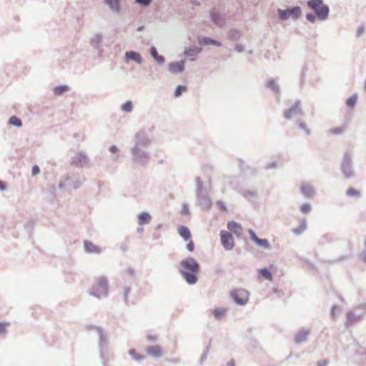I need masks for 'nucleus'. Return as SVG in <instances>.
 <instances>
[{"instance_id":"6","label":"nucleus","mask_w":366,"mask_h":366,"mask_svg":"<svg viewBox=\"0 0 366 366\" xmlns=\"http://www.w3.org/2000/svg\"><path fill=\"white\" fill-rule=\"evenodd\" d=\"M108 280L105 276L98 277L92 285L89 294L98 299L106 297L108 295Z\"/></svg>"},{"instance_id":"38","label":"nucleus","mask_w":366,"mask_h":366,"mask_svg":"<svg viewBox=\"0 0 366 366\" xmlns=\"http://www.w3.org/2000/svg\"><path fill=\"white\" fill-rule=\"evenodd\" d=\"M259 274L266 280H272V274L267 268H262L259 270Z\"/></svg>"},{"instance_id":"56","label":"nucleus","mask_w":366,"mask_h":366,"mask_svg":"<svg viewBox=\"0 0 366 366\" xmlns=\"http://www.w3.org/2000/svg\"><path fill=\"white\" fill-rule=\"evenodd\" d=\"M157 63L159 65H162L165 62V59L163 56L159 55L157 58L154 59Z\"/></svg>"},{"instance_id":"18","label":"nucleus","mask_w":366,"mask_h":366,"mask_svg":"<svg viewBox=\"0 0 366 366\" xmlns=\"http://www.w3.org/2000/svg\"><path fill=\"white\" fill-rule=\"evenodd\" d=\"M242 37V31L239 29L232 28L227 32V38L232 41H238Z\"/></svg>"},{"instance_id":"55","label":"nucleus","mask_w":366,"mask_h":366,"mask_svg":"<svg viewBox=\"0 0 366 366\" xmlns=\"http://www.w3.org/2000/svg\"><path fill=\"white\" fill-rule=\"evenodd\" d=\"M277 167V164L276 162H272L269 163H267L265 166L266 169H276Z\"/></svg>"},{"instance_id":"9","label":"nucleus","mask_w":366,"mask_h":366,"mask_svg":"<svg viewBox=\"0 0 366 366\" xmlns=\"http://www.w3.org/2000/svg\"><path fill=\"white\" fill-rule=\"evenodd\" d=\"M230 297L237 305L244 306L248 302L249 293L244 289H234L230 292Z\"/></svg>"},{"instance_id":"52","label":"nucleus","mask_w":366,"mask_h":366,"mask_svg":"<svg viewBox=\"0 0 366 366\" xmlns=\"http://www.w3.org/2000/svg\"><path fill=\"white\" fill-rule=\"evenodd\" d=\"M166 360H167V362H168L169 363H172V364L178 365V364H181L182 363V360L180 358H179V357L168 358Z\"/></svg>"},{"instance_id":"43","label":"nucleus","mask_w":366,"mask_h":366,"mask_svg":"<svg viewBox=\"0 0 366 366\" xmlns=\"http://www.w3.org/2000/svg\"><path fill=\"white\" fill-rule=\"evenodd\" d=\"M130 292H131L130 287H124L122 297H123V300H124V303H126V304L128 303V296H129V294L130 293Z\"/></svg>"},{"instance_id":"46","label":"nucleus","mask_w":366,"mask_h":366,"mask_svg":"<svg viewBox=\"0 0 366 366\" xmlns=\"http://www.w3.org/2000/svg\"><path fill=\"white\" fill-rule=\"evenodd\" d=\"M344 132H345L344 127H335V128L331 129L329 131V133H330L332 134H335V135H338V134H342Z\"/></svg>"},{"instance_id":"48","label":"nucleus","mask_w":366,"mask_h":366,"mask_svg":"<svg viewBox=\"0 0 366 366\" xmlns=\"http://www.w3.org/2000/svg\"><path fill=\"white\" fill-rule=\"evenodd\" d=\"M190 214L189 206L187 203H183L182 204V209H181V214L184 216L189 215Z\"/></svg>"},{"instance_id":"36","label":"nucleus","mask_w":366,"mask_h":366,"mask_svg":"<svg viewBox=\"0 0 366 366\" xmlns=\"http://www.w3.org/2000/svg\"><path fill=\"white\" fill-rule=\"evenodd\" d=\"M357 101V95L353 94L349 99H347V100L346 102V105L349 108H353L355 106Z\"/></svg>"},{"instance_id":"51","label":"nucleus","mask_w":366,"mask_h":366,"mask_svg":"<svg viewBox=\"0 0 366 366\" xmlns=\"http://www.w3.org/2000/svg\"><path fill=\"white\" fill-rule=\"evenodd\" d=\"M298 127L302 129L307 135H310L311 134V130L307 127L305 122L298 123Z\"/></svg>"},{"instance_id":"26","label":"nucleus","mask_w":366,"mask_h":366,"mask_svg":"<svg viewBox=\"0 0 366 366\" xmlns=\"http://www.w3.org/2000/svg\"><path fill=\"white\" fill-rule=\"evenodd\" d=\"M240 194L249 201H251L253 199H256L257 197V192L256 189H243L240 191Z\"/></svg>"},{"instance_id":"37","label":"nucleus","mask_w":366,"mask_h":366,"mask_svg":"<svg viewBox=\"0 0 366 366\" xmlns=\"http://www.w3.org/2000/svg\"><path fill=\"white\" fill-rule=\"evenodd\" d=\"M104 3L109 6V8L116 14L119 13V9L115 6L114 0H104Z\"/></svg>"},{"instance_id":"59","label":"nucleus","mask_w":366,"mask_h":366,"mask_svg":"<svg viewBox=\"0 0 366 366\" xmlns=\"http://www.w3.org/2000/svg\"><path fill=\"white\" fill-rule=\"evenodd\" d=\"M364 31H365L364 26H359L357 29L356 36L357 37L360 36L363 34Z\"/></svg>"},{"instance_id":"60","label":"nucleus","mask_w":366,"mask_h":366,"mask_svg":"<svg viewBox=\"0 0 366 366\" xmlns=\"http://www.w3.org/2000/svg\"><path fill=\"white\" fill-rule=\"evenodd\" d=\"M187 249L189 252H193L194 251V242L192 241H189V242L187 243Z\"/></svg>"},{"instance_id":"54","label":"nucleus","mask_w":366,"mask_h":366,"mask_svg":"<svg viewBox=\"0 0 366 366\" xmlns=\"http://www.w3.org/2000/svg\"><path fill=\"white\" fill-rule=\"evenodd\" d=\"M248 233L249 234V236H250V238L254 242H256L257 240L259 239V237L256 235L255 232L254 230L249 229L248 230Z\"/></svg>"},{"instance_id":"29","label":"nucleus","mask_w":366,"mask_h":366,"mask_svg":"<svg viewBox=\"0 0 366 366\" xmlns=\"http://www.w3.org/2000/svg\"><path fill=\"white\" fill-rule=\"evenodd\" d=\"M301 193L306 197H312L314 194V189L312 186L305 184L301 187Z\"/></svg>"},{"instance_id":"35","label":"nucleus","mask_w":366,"mask_h":366,"mask_svg":"<svg viewBox=\"0 0 366 366\" xmlns=\"http://www.w3.org/2000/svg\"><path fill=\"white\" fill-rule=\"evenodd\" d=\"M255 244H257L258 246L262 247L263 249H270V244H269V242L267 241V239H266L259 238L257 240V242H255Z\"/></svg>"},{"instance_id":"28","label":"nucleus","mask_w":366,"mask_h":366,"mask_svg":"<svg viewBox=\"0 0 366 366\" xmlns=\"http://www.w3.org/2000/svg\"><path fill=\"white\" fill-rule=\"evenodd\" d=\"M227 228L229 231L233 233L239 235L241 234V227L240 225L234 221H230L227 223Z\"/></svg>"},{"instance_id":"47","label":"nucleus","mask_w":366,"mask_h":366,"mask_svg":"<svg viewBox=\"0 0 366 366\" xmlns=\"http://www.w3.org/2000/svg\"><path fill=\"white\" fill-rule=\"evenodd\" d=\"M305 17H306V19L310 23H315L317 19V14L315 12H314V14L313 13L307 14Z\"/></svg>"},{"instance_id":"63","label":"nucleus","mask_w":366,"mask_h":366,"mask_svg":"<svg viewBox=\"0 0 366 366\" xmlns=\"http://www.w3.org/2000/svg\"><path fill=\"white\" fill-rule=\"evenodd\" d=\"M6 325L4 323L0 322V335L2 333L6 332Z\"/></svg>"},{"instance_id":"40","label":"nucleus","mask_w":366,"mask_h":366,"mask_svg":"<svg viewBox=\"0 0 366 366\" xmlns=\"http://www.w3.org/2000/svg\"><path fill=\"white\" fill-rule=\"evenodd\" d=\"M209 346L210 345H209L204 348V352L199 360V364L202 365L207 360V355L209 351Z\"/></svg>"},{"instance_id":"27","label":"nucleus","mask_w":366,"mask_h":366,"mask_svg":"<svg viewBox=\"0 0 366 366\" xmlns=\"http://www.w3.org/2000/svg\"><path fill=\"white\" fill-rule=\"evenodd\" d=\"M362 315H356L352 311H349L347 312V322L350 324H353L359 320H362Z\"/></svg>"},{"instance_id":"62","label":"nucleus","mask_w":366,"mask_h":366,"mask_svg":"<svg viewBox=\"0 0 366 366\" xmlns=\"http://www.w3.org/2000/svg\"><path fill=\"white\" fill-rule=\"evenodd\" d=\"M126 272H127L129 275H130V276H132V277L134 276V274H135V270H134V268H132V267H128V268L126 269Z\"/></svg>"},{"instance_id":"42","label":"nucleus","mask_w":366,"mask_h":366,"mask_svg":"<svg viewBox=\"0 0 366 366\" xmlns=\"http://www.w3.org/2000/svg\"><path fill=\"white\" fill-rule=\"evenodd\" d=\"M129 354L133 357V359H134L137 361H141L144 359V356L140 354L136 353L134 350H130L129 351Z\"/></svg>"},{"instance_id":"2","label":"nucleus","mask_w":366,"mask_h":366,"mask_svg":"<svg viewBox=\"0 0 366 366\" xmlns=\"http://www.w3.org/2000/svg\"><path fill=\"white\" fill-rule=\"evenodd\" d=\"M199 271L200 265L193 257H187L179 263V272L188 285H193L197 282Z\"/></svg>"},{"instance_id":"31","label":"nucleus","mask_w":366,"mask_h":366,"mask_svg":"<svg viewBox=\"0 0 366 366\" xmlns=\"http://www.w3.org/2000/svg\"><path fill=\"white\" fill-rule=\"evenodd\" d=\"M307 229V221L305 219H302L300 224L298 227L295 228L292 230V233L296 235L301 234Z\"/></svg>"},{"instance_id":"14","label":"nucleus","mask_w":366,"mask_h":366,"mask_svg":"<svg viewBox=\"0 0 366 366\" xmlns=\"http://www.w3.org/2000/svg\"><path fill=\"white\" fill-rule=\"evenodd\" d=\"M185 62L186 60L171 62L168 65V70L174 74L182 73L185 69Z\"/></svg>"},{"instance_id":"10","label":"nucleus","mask_w":366,"mask_h":366,"mask_svg":"<svg viewBox=\"0 0 366 366\" xmlns=\"http://www.w3.org/2000/svg\"><path fill=\"white\" fill-rule=\"evenodd\" d=\"M304 114L301 107V101L297 100L295 103L288 109L284 112V117L286 119L290 120L293 118L302 116Z\"/></svg>"},{"instance_id":"41","label":"nucleus","mask_w":366,"mask_h":366,"mask_svg":"<svg viewBox=\"0 0 366 366\" xmlns=\"http://www.w3.org/2000/svg\"><path fill=\"white\" fill-rule=\"evenodd\" d=\"M187 90V87L184 85H179L177 86L174 91V96L176 97H179L182 92H185Z\"/></svg>"},{"instance_id":"30","label":"nucleus","mask_w":366,"mask_h":366,"mask_svg":"<svg viewBox=\"0 0 366 366\" xmlns=\"http://www.w3.org/2000/svg\"><path fill=\"white\" fill-rule=\"evenodd\" d=\"M202 51V49L197 46H192L184 50V54L187 56H194Z\"/></svg>"},{"instance_id":"11","label":"nucleus","mask_w":366,"mask_h":366,"mask_svg":"<svg viewBox=\"0 0 366 366\" xmlns=\"http://www.w3.org/2000/svg\"><path fill=\"white\" fill-rule=\"evenodd\" d=\"M221 243L225 250L229 251L234 247V240L232 234L227 231H221Z\"/></svg>"},{"instance_id":"5","label":"nucleus","mask_w":366,"mask_h":366,"mask_svg":"<svg viewBox=\"0 0 366 366\" xmlns=\"http://www.w3.org/2000/svg\"><path fill=\"white\" fill-rule=\"evenodd\" d=\"M307 7L313 11L321 21H325L329 18L330 7L325 4L323 0H308L307 1Z\"/></svg>"},{"instance_id":"16","label":"nucleus","mask_w":366,"mask_h":366,"mask_svg":"<svg viewBox=\"0 0 366 366\" xmlns=\"http://www.w3.org/2000/svg\"><path fill=\"white\" fill-rule=\"evenodd\" d=\"M103 36L100 33L94 34L90 39V45L96 50L102 51Z\"/></svg>"},{"instance_id":"49","label":"nucleus","mask_w":366,"mask_h":366,"mask_svg":"<svg viewBox=\"0 0 366 366\" xmlns=\"http://www.w3.org/2000/svg\"><path fill=\"white\" fill-rule=\"evenodd\" d=\"M224 310L222 309H215L213 311L214 316L217 319L219 320L222 317V316L224 314Z\"/></svg>"},{"instance_id":"34","label":"nucleus","mask_w":366,"mask_h":366,"mask_svg":"<svg viewBox=\"0 0 366 366\" xmlns=\"http://www.w3.org/2000/svg\"><path fill=\"white\" fill-rule=\"evenodd\" d=\"M68 90V86L66 85H61L55 86L53 89L54 94L56 95H62L65 92Z\"/></svg>"},{"instance_id":"24","label":"nucleus","mask_w":366,"mask_h":366,"mask_svg":"<svg viewBox=\"0 0 366 366\" xmlns=\"http://www.w3.org/2000/svg\"><path fill=\"white\" fill-rule=\"evenodd\" d=\"M178 233L185 241L190 239L192 234L189 228L186 226H180L178 227Z\"/></svg>"},{"instance_id":"20","label":"nucleus","mask_w":366,"mask_h":366,"mask_svg":"<svg viewBox=\"0 0 366 366\" xmlns=\"http://www.w3.org/2000/svg\"><path fill=\"white\" fill-rule=\"evenodd\" d=\"M125 59L129 61L132 60L136 63L141 64L142 63V57L141 54L134 51H129L125 53Z\"/></svg>"},{"instance_id":"33","label":"nucleus","mask_w":366,"mask_h":366,"mask_svg":"<svg viewBox=\"0 0 366 366\" xmlns=\"http://www.w3.org/2000/svg\"><path fill=\"white\" fill-rule=\"evenodd\" d=\"M121 109L124 112L130 113L133 110V103L132 101H127L121 106Z\"/></svg>"},{"instance_id":"32","label":"nucleus","mask_w":366,"mask_h":366,"mask_svg":"<svg viewBox=\"0 0 366 366\" xmlns=\"http://www.w3.org/2000/svg\"><path fill=\"white\" fill-rule=\"evenodd\" d=\"M9 124L16 127H20L22 126V122L16 116H12L9 119Z\"/></svg>"},{"instance_id":"23","label":"nucleus","mask_w":366,"mask_h":366,"mask_svg":"<svg viewBox=\"0 0 366 366\" xmlns=\"http://www.w3.org/2000/svg\"><path fill=\"white\" fill-rule=\"evenodd\" d=\"M310 334V330L302 329L295 336V342L297 344L302 343L307 340V336Z\"/></svg>"},{"instance_id":"61","label":"nucleus","mask_w":366,"mask_h":366,"mask_svg":"<svg viewBox=\"0 0 366 366\" xmlns=\"http://www.w3.org/2000/svg\"><path fill=\"white\" fill-rule=\"evenodd\" d=\"M234 49L237 52L241 53V52H242L244 50V47L243 45H242L240 44H236L235 47H234Z\"/></svg>"},{"instance_id":"64","label":"nucleus","mask_w":366,"mask_h":366,"mask_svg":"<svg viewBox=\"0 0 366 366\" xmlns=\"http://www.w3.org/2000/svg\"><path fill=\"white\" fill-rule=\"evenodd\" d=\"M328 360H323L317 362V366H326L328 364Z\"/></svg>"},{"instance_id":"45","label":"nucleus","mask_w":366,"mask_h":366,"mask_svg":"<svg viewBox=\"0 0 366 366\" xmlns=\"http://www.w3.org/2000/svg\"><path fill=\"white\" fill-rule=\"evenodd\" d=\"M152 2V0H135L134 3L141 6L142 7H148L151 3Z\"/></svg>"},{"instance_id":"50","label":"nucleus","mask_w":366,"mask_h":366,"mask_svg":"<svg viewBox=\"0 0 366 366\" xmlns=\"http://www.w3.org/2000/svg\"><path fill=\"white\" fill-rule=\"evenodd\" d=\"M312 209V207L310 204L308 203H305L303 204H302L301 207H300V210L302 213H308L311 211Z\"/></svg>"},{"instance_id":"12","label":"nucleus","mask_w":366,"mask_h":366,"mask_svg":"<svg viewBox=\"0 0 366 366\" xmlns=\"http://www.w3.org/2000/svg\"><path fill=\"white\" fill-rule=\"evenodd\" d=\"M209 17L212 21L219 28H222L226 25V19L222 14L215 9H213L209 12Z\"/></svg>"},{"instance_id":"13","label":"nucleus","mask_w":366,"mask_h":366,"mask_svg":"<svg viewBox=\"0 0 366 366\" xmlns=\"http://www.w3.org/2000/svg\"><path fill=\"white\" fill-rule=\"evenodd\" d=\"M88 163V158L86 154L79 152L71 159V164L81 168Z\"/></svg>"},{"instance_id":"17","label":"nucleus","mask_w":366,"mask_h":366,"mask_svg":"<svg viewBox=\"0 0 366 366\" xmlns=\"http://www.w3.org/2000/svg\"><path fill=\"white\" fill-rule=\"evenodd\" d=\"M84 249L86 253L89 254H100L102 252V248L89 240L84 241Z\"/></svg>"},{"instance_id":"15","label":"nucleus","mask_w":366,"mask_h":366,"mask_svg":"<svg viewBox=\"0 0 366 366\" xmlns=\"http://www.w3.org/2000/svg\"><path fill=\"white\" fill-rule=\"evenodd\" d=\"M84 180V178L81 177L80 175L66 177L65 178V182H67L69 185L74 189L79 188Z\"/></svg>"},{"instance_id":"21","label":"nucleus","mask_w":366,"mask_h":366,"mask_svg":"<svg viewBox=\"0 0 366 366\" xmlns=\"http://www.w3.org/2000/svg\"><path fill=\"white\" fill-rule=\"evenodd\" d=\"M266 86L269 89H270L274 95L276 96L277 99H278L280 96V87L279 84L274 81L273 79H269L267 80L266 83Z\"/></svg>"},{"instance_id":"57","label":"nucleus","mask_w":366,"mask_h":366,"mask_svg":"<svg viewBox=\"0 0 366 366\" xmlns=\"http://www.w3.org/2000/svg\"><path fill=\"white\" fill-rule=\"evenodd\" d=\"M39 173H40V169H39V166H37V165L33 166L32 169H31L32 176H36V175L39 174Z\"/></svg>"},{"instance_id":"7","label":"nucleus","mask_w":366,"mask_h":366,"mask_svg":"<svg viewBox=\"0 0 366 366\" xmlns=\"http://www.w3.org/2000/svg\"><path fill=\"white\" fill-rule=\"evenodd\" d=\"M352 153L345 152L343 154L342 159L340 164V170L346 179L353 178L355 172L353 168Z\"/></svg>"},{"instance_id":"8","label":"nucleus","mask_w":366,"mask_h":366,"mask_svg":"<svg viewBox=\"0 0 366 366\" xmlns=\"http://www.w3.org/2000/svg\"><path fill=\"white\" fill-rule=\"evenodd\" d=\"M278 17L281 21H286L291 18L296 21L302 16V9L300 6H295L287 9H277Z\"/></svg>"},{"instance_id":"1","label":"nucleus","mask_w":366,"mask_h":366,"mask_svg":"<svg viewBox=\"0 0 366 366\" xmlns=\"http://www.w3.org/2000/svg\"><path fill=\"white\" fill-rule=\"evenodd\" d=\"M152 139L146 130H139L134 134L132 139V146L129 149L131 161L137 167H146L150 160L149 147Z\"/></svg>"},{"instance_id":"39","label":"nucleus","mask_w":366,"mask_h":366,"mask_svg":"<svg viewBox=\"0 0 366 366\" xmlns=\"http://www.w3.org/2000/svg\"><path fill=\"white\" fill-rule=\"evenodd\" d=\"M109 150L113 153L114 154H115L114 156L112 157V160L113 162H117L119 157V155L118 154L119 152V149L118 147L116 146V145H112Z\"/></svg>"},{"instance_id":"58","label":"nucleus","mask_w":366,"mask_h":366,"mask_svg":"<svg viewBox=\"0 0 366 366\" xmlns=\"http://www.w3.org/2000/svg\"><path fill=\"white\" fill-rule=\"evenodd\" d=\"M217 204L219 207V209H221L222 211H227V207L222 201H217Z\"/></svg>"},{"instance_id":"22","label":"nucleus","mask_w":366,"mask_h":366,"mask_svg":"<svg viewBox=\"0 0 366 366\" xmlns=\"http://www.w3.org/2000/svg\"><path fill=\"white\" fill-rule=\"evenodd\" d=\"M147 352L149 356L155 358H159L162 356V350L159 345L148 347L147 348Z\"/></svg>"},{"instance_id":"3","label":"nucleus","mask_w":366,"mask_h":366,"mask_svg":"<svg viewBox=\"0 0 366 366\" xmlns=\"http://www.w3.org/2000/svg\"><path fill=\"white\" fill-rule=\"evenodd\" d=\"M87 329L89 330H95L99 337V350L100 354V357L102 360L103 366H109L107 362V355H108V340L107 335L104 334L102 327L95 326V325H89L87 326Z\"/></svg>"},{"instance_id":"53","label":"nucleus","mask_w":366,"mask_h":366,"mask_svg":"<svg viewBox=\"0 0 366 366\" xmlns=\"http://www.w3.org/2000/svg\"><path fill=\"white\" fill-rule=\"evenodd\" d=\"M150 54L152 58L154 59L159 56L157 48L154 46H152L150 48Z\"/></svg>"},{"instance_id":"44","label":"nucleus","mask_w":366,"mask_h":366,"mask_svg":"<svg viewBox=\"0 0 366 366\" xmlns=\"http://www.w3.org/2000/svg\"><path fill=\"white\" fill-rule=\"evenodd\" d=\"M347 196L349 197H358L360 196V192H358L357 190L355 189L354 188L352 187H350L347 191Z\"/></svg>"},{"instance_id":"25","label":"nucleus","mask_w":366,"mask_h":366,"mask_svg":"<svg viewBox=\"0 0 366 366\" xmlns=\"http://www.w3.org/2000/svg\"><path fill=\"white\" fill-rule=\"evenodd\" d=\"M138 220L140 225L147 224L150 223L152 217L148 212H143L138 215Z\"/></svg>"},{"instance_id":"4","label":"nucleus","mask_w":366,"mask_h":366,"mask_svg":"<svg viewBox=\"0 0 366 366\" xmlns=\"http://www.w3.org/2000/svg\"><path fill=\"white\" fill-rule=\"evenodd\" d=\"M196 191L195 194L197 197V204L204 209H208L212 206V200L209 198L207 189L203 187V184L200 177L195 178Z\"/></svg>"},{"instance_id":"19","label":"nucleus","mask_w":366,"mask_h":366,"mask_svg":"<svg viewBox=\"0 0 366 366\" xmlns=\"http://www.w3.org/2000/svg\"><path fill=\"white\" fill-rule=\"evenodd\" d=\"M198 43L202 45H213L218 47L222 46V43L220 41L212 39L210 37L203 36L198 37Z\"/></svg>"}]
</instances>
